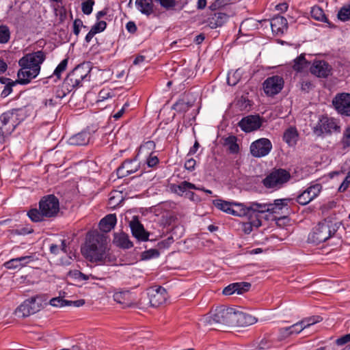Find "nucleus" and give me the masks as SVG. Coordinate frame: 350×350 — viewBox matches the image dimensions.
I'll return each instance as SVG.
<instances>
[{
    "instance_id": "obj_29",
    "label": "nucleus",
    "mask_w": 350,
    "mask_h": 350,
    "mask_svg": "<svg viewBox=\"0 0 350 350\" xmlns=\"http://www.w3.org/2000/svg\"><path fill=\"white\" fill-rule=\"evenodd\" d=\"M299 134L297 129L294 126H290L285 130L283 134V140L289 146H293L297 144Z\"/></svg>"
},
{
    "instance_id": "obj_42",
    "label": "nucleus",
    "mask_w": 350,
    "mask_h": 350,
    "mask_svg": "<svg viewBox=\"0 0 350 350\" xmlns=\"http://www.w3.org/2000/svg\"><path fill=\"white\" fill-rule=\"evenodd\" d=\"M340 144L343 149L350 148V125L347 126L343 131Z\"/></svg>"
},
{
    "instance_id": "obj_14",
    "label": "nucleus",
    "mask_w": 350,
    "mask_h": 350,
    "mask_svg": "<svg viewBox=\"0 0 350 350\" xmlns=\"http://www.w3.org/2000/svg\"><path fill=\"white\" fill-rule=\"evenodd\" d=\"M250 149L253 157L260 158L267 155L271 152L272 144L267 138H260L252 142Z\"/></svg>"
},
{
    "instance_id": "obj_60",
    "label": "nucleus",
    "mask_w": 350,
    "mask_h": 350,
    "mask_svg": "<svg viewBox=\"0 0 350 350\" xmlns=\"http://www.w3.org/2000/svg\"><path fill=\"white\" fill-rule=\"evenodd\" d=\"M18 261L20 262L21 267H23L28 264L30 261L32 260V256H25L18 257Z\"/></svg>"
},
{
    "instance_id": "obj_7",
    "label": "nucleus",
    "mask_w": 350,
    "mask_h": 350,
    "mask_svg": "<svg viewBox=\"0 0 350 350\" xmlns=\"http://www.w3.org/2000/svg\"><path fill=\"white\" fill-rule=\"evenodd\" d=\"M333 224L328 221L319 223L308 235V241L319 244L327 241L336 232Z\"/></svg>"
},
{
    "instance_id": "obj_64",
    "label": "nucleus",
    "mask_w": 350,
    "mask_h": 350,
    "mask_svg": "<svg viewBox=\"0 0 350 350\" xmlns=\"http://www.w3.org/2000/svg\"><path fill=\"white\" fill-rule=\"evenodd\" d=\"M145 254V258L158 257L159 255V252L157 250H150L147 251Z\"/></svg>"
},
{
    "instance_id": "obj_28",
    "label": "nucleus",
    "mask_w": 350,
    "mask_h": 350,
    "mask_svg": "<svg viewBox=\"0 0 350 350\" xmlns=\"http://www.w3.org/2000/svg\"><path fill=\"white\" fill-rule=\"evenodd\" d=\"M135 6L142 14L146 16H150L154 12L152 0H136Z\"/></svg>"
},
{
    "instance_id": "obj_47",
    "label": "nucleus",
    "mask_w": 350,
    "mask_h": 350,
    "mask_svg": "<svg viewBox=\"0 0 350 350\" xmlns=\"http://www.w3.org/2000/svg\"><path fill=\"white\" fill-rule=\"evenodd\" d=\"M68 300L64 299L61 297L52 298L49 301L50 305L52 306L59 308L68 306Z\"/></svg>"
},
{
    "instance_id": "obj_34",
    "label": "nucleus",
    "mask_w": 350,
    "mask_h": 350,
    "mask_svg": "<svg viewBox=\"0 0 350 350\" xmlns=\"http://www.w3.org/2000/svg\"><path fill=\"white\" fill-rule=\"evenodd\" d=\"M123 200V197L122 193L118 191H112L110 193V197L109 199V205L111 208H116L118 206Z\"/></svg>"
},
{
    "instance_id": "obj_50",
    "label": "nucleus",
    "mask_w": 350,
    "mask_h": 350,
    "mask_svg": "<svg viewBox=\"0 0 350 350\" xmlns=\"http://www.w3.org/2000/svg\"><path fill=\"white\" fill-rule=\"evenodd\" d=\"M239 286L236 287V293L239 295L243 294L249 291L251 287V284L249 282H236Z\"/></svg>"
},
{
    "instance_id": "obj_38",
    "label": "nucleus",
    "mask_w": 350,
    "mask_h": 350,
    "mask_svg": "<svg viewBox=\"0 0 350 350\" xmlns=\"http://www.w3.org/2000/svg\"><path fill=\"white\" fill-rule=\"evenodd\" d=\"M311 16L317 21L328 23L327 18L325 16L323 10L319 7H313L312 8Z\"/></svg>"
},
{
    "instance_id": "obj_37",
    "label": "nucleus",
    "mask_w": 350,
    "mask_h": 350,
    "mask_svg": "<svg viewBox=\"0 0 350 350\" xmlns=\"http://www.w3.org/2000/svg\"><path fill=\"white\" fill-rule=\"evenodd\" d=\"M304 55L301 54L294 60L293 68L296 71H302L308 66Z\"/></svg>"
},
{
    "instance_id": "obj_13",
    "label": "nucleus",
    "mask_w": 350,
    "mask_h": 350,
    "mask_svg": "<svg viewBox=\"0 0 350 350\" xmlns=\"http://www.w3.org/2000/svg\"><path fill=\"white\" fill-rule=\"evenodd\" d=\"M45 59V54L42 51H38L34 53H28L20 59L18 64L20 66L35 69L38 68L40 71V64Z\"/></svg>"
},
{
    "instance_id": "obj_8",
    "label": "nucleus",
    "mask_w": 350,
    "mask_h": 350,
    "mask_svg": "<svg viewBox=\"0 0 350 350\" xmlns=\"http://www.w3.org/2000/svg\"><path fill=\"white\" fill-rule=\"evenodd\" d=\"M242 211H243V216L252 217L254 219L260 218V215L267 212L271 213H275L274 204L272 203H260L257 202H252L247 205L242 204Z\"/></svg>"
},
{
    "instance_id": "obj_11",
    "label": "nucleus",
    "mask_w": 350,
    "mask_h": 350,
    "mask_svg": "<svg viewBox=\"0 0 350 350\" xmlns=\"http://www.w3.org/2000/svg\"><path fill=\"white\" fill-rule=\"evenodd\" d=\"M339 129L340 126L337 125L334 119L323 116L313 128V133L317 136H321L324 134H330L333 131H339Z\"/></svg>"
},
{
    "instance_id": "obj_18",
    "label": "nucleus",
    "mask_w": 350,
    "mask_h": 350,
    "mask_svg": "<svg viewBox=\"0 0 350 350\" xmlns=\"http://www.w3.org/2000/svg\"><path fill=\"white\" fill-rule=\"evenodd\" d=\"M149 302L151 306L158 307L164 304L167 299L166 290L159 286L148 292Z\"/></svg>"
},
{
    "instance_id": "obj_53",
    "label": "nucleus",
    "mask_w": 350,
    "mask_h": 350,
    "mask_svg": "<svg viewBox=\"0 0 350 350\" xmlns=\"http://www.w3.org/2000/svg\"><path fill=\"white\" fill-rule=\"evenodd\" d=\"M291 199L288 198H284V199H277L274 201V203L272 204H274V211L275 213L276 212L275 209L276 208H278V209H282L283 206H286L288 205V202H290Z\"/></svg>"
},
{
    "instance_id": "obj_5",
    "label": "nucleus",
    "mask_w": 350,
    "mask_h": 350,
    "mask_svg": "<svg viewBox=\"0 0 350 350\" xmlns=\"http://www.w3.org/2000/svg\"><path fill=\"white\" fill-rule=\"evenodd\" d=\"M44 295H36L25 299L15 310V314L18 318L29 317L44 308L45 303Z\"/></svg>"
},
{
    "instance_id": "obj_3",
    "label": "nucleus",
    "mask_w": 350,
    "mask_h": 350,
    "mask_svg": "<svg viewBox=\"0 0 350 350\" xmlns=\"http://www.w3.org/2000/svg\"><path fill=\"white\" fill-rule=\"evenodd\" d=\"M23 120L24 114L21 109H12L3 113L0 116V135H10Z\"/></svg>"
},
{
    "instance_id": "obj_59",
    "label": "nucleus",
    "mask_w": 350,
    "mask_h": 350,
    "mask_svg": "<svg viewBox=\"0 0 350 350\" xmlns=\"http://www.w3.org/2000/svg\"><path fill=\"white\" fill-rule=\"evenodd\" d=\"M349 342H350V334L342 336L336 340V343L338 345H343Z\"/></svg>"
},
{
    "instance_id": "obj_58",
    "label": "nucleus",
    "mask_w": 350,
    "mask_h": 350,
    "mask_svg": "<svg viewBox=\"0 0 350 350\" xmlns=\"http://www.w3.org/2000/svg\"><path fill=\"white\" fill-rule=\"evenodd\" d=\"M187 181L182 182L180 185H177L174 189V191L180 195L183 193L186 190H187Z\"/></svg>"
},
{
    "instance_id": "obj_4",
    "label": "nucleus",
    "mask_w": 350,
    "mask_h": 350,
    "mask_svg": "<svg viewBox=\"0 0 350 350\" xmlns=\"http://www.w3.org/2000/svg\"><path fill=\"white\" fill-rule=\"evenodd\" d=\"M233 312L232 308H217L214 312L209 316L205 317V322L214 329H221L224 326L233 325Z\"/></svg>"
},
{
    "instance_id": "obj_33",
    "label": "nucleus",
    "mask_w": 350,
    "mask_h": 350,
    "mask_svg": "<svg viewBox=\"0 0 350 350\" xmlns=\"http://www.w3.org/2000/svg\"><path fill=\"white\" fill-rule=\"evenodd\" d=\"M247 217L249 221L243 224V230L245 234H250L252 231L253 227L258 228L262 224L261 219L260 218L254 219V217Z\"/></svg>"
},
{
    "instance_id": "obj_26",
    "label": "nucleus",
    "mask_w": 350,
    "mask_h": 350,
    "mask_svg": "<svg viewBox=\"0 0 350 350\" xmlns=\"http://www.w3.org/2000/svg\"><path fill=\"white\" fill-rule=\"evenodd\" d=\"M116 222V215L109 214L100 221L99 228L103 232H109L115 227Z\"/></svg>"
},
{
    "instance_id": "obj_20",
    "label": "nucleus",
    "mask_w": 350,
    "mask_h": 350,
    "mask_svg": "<svg viewBox=\"0 0 350 350\" xmlns=\"http://www.w3.org/2000/svg\"><path fill=\"white\" fill-rule=\"evenodd\" d=\"M21 69L18 72V79L16 82L19 84L25 85L29 83L33 79L36 78L40 73L38 68L31 69L21 66Z\"/></svg>"
},
{
    "instance_id": "obj_21",
    "label": "nucleus",
    "mask_w": 350,
    "mask_h": 350,
    "mask_svg": "<svg viewBox=\"0 0 350 350\" xmlns=\"http://www.w3.org/2000/svg\"><path fill=\"white\" fill-rule=\"evenodd\" d=\"M310 70L312 74L322 78L327 77L331 73L330 66L323 60L314 62Z\"/></svg>"
},
{
    "instance_id": "obj_9",
    "label": "nucleus",
    "mask_w": 350,
    "mask_h": 350,
    "mask_svg": "<svg viewBox=\"0 0 350 350\" xmlns=\"http://www.w3.org/2000/svg\"><path fill=\"white\" fill-rule=\"evenodd\" d=\"M39 209L42 211L45 217H53L59 211L58 198L54 195H47L41 198L39 202Z\"/></svg>"
},
{
    "instance_id": "obj_43",
    "label": "nucleus",
    "mask_w": 350,
    "mask_h": 350,
    "mask_svg": "<svg viewBox=\"0 0 350 350\" xmlns=\"http://www.w3.org/2000/svg\"><path fill=\"white\" fill-rule=\"evenodd\" d=\"M322 321V318L319 316H314L310 317L308 318H305L303 320H301L300 323L303 326L304 329L310 327V325H312L317 323H319Z\"/></svg>"
},
{
    "instance_id": "obj_16",
    "label": "nucleus",
    "mask_w": 350,
    "mask_h": 350,
    "mask_svg": "<svg viewBox=\"0 0 350 350\" xmlns=\"http://www.w3.org/2000/svg\"><path fill=\"white\" fill-rule=\"evenodd\" d=\"M320 184H315L308 187L297 197V202L301 205H306L314 200L321 191Z\"/></svg>"
},
{
    "instance_id": "obj_23",
    "label": "nucleus",
    "mask_w": 350,
    "mask_h": 350,
    "mask_svg": "<svg viewBox=\"0 0 350 350\" xmlns=\"http://www.w3.org/2000/svg\"><path fill=\"white\" fill-rule=\"evenodd\" d=\"M130 227L133 235L139 241H147L148 233H147L143 225L139 221L137 217H134L130 222Z\"/></svg>"
},
{
    "instance_id": "obj_19",
    "label": "nucleus",
    "mask_w": 350,
    "mask_h": 350,
    "mask_svg": "<svg viewBox=\"0 0 350 350\" xmlns=\"http://www.w3.org/2000/svg\"><path fill=\"white\" fill-rule=\"evenodd\" d=\"M239 126L245 132H251L259 129L261 122L258 116H249L242 118L239 122Z\"/></svg>"
},
{
    "instance_id": "obj_48",
    "label": "nucleus",
    "mask_w": 350,
    "mask_h": 350,
    "mask_svg": "<svg viewBox=\"0 0 350 350\" xmlns=\"http://www.w3.org/2000/svg\"><path fill=\"white\" fill-rule=\"evenodd\" d=\"M338 18L342 21H347L350 18V7L342 8L338 13Z\"/></svg>"
},
{
    "instance_id": "obj_46",
    "label": "nucleus",
    "mask_w": 350,
    "mask_h": 350,
    "mask_svg": "<svg viewBox=\"0 0 350 350\" xmlns=\"http://www.w3.org/2000/svg\"><path fill=\"white\" fill-rule=\"evenodd\" d=\"M67 65H68V59H64L59 64V65L55 69V70L53 72V75L55 77H57V78L58 79H60L61 74L66 70Z\"/></svg>"
},
{
    "instance_id": "obj_2",
    "label": "nucleus",
    "mask_w": 350,
    "mask_h": 350,
    "mask_svg": "<svg viewBox=\"0 0 350 350\" xmlns=\"http://www.w3.org/2000/svg\"><path fill=\"white\" fill-rule=\"evenodd\" d=\"M91 68L88 64H82L76 66L70 72L63 83V88L70 92L74 89L81 87L83 82L90 81Z\"/></svg>"
},
{
    "instance_id": "obj_27",
    "label": "nucleus",
    "mask_w": 350,
    "mask_h": 350,
    "mask_svg": "<svg viewBox=\"0 0 350 350\" xmlns=\"http://www.w3.org/2000/svg\"><path fill=\"white\" fill-rule=\"evenodd\" d=\"M228 19V15L223 12L215 13L208 18V26L215 29L223 25Z\"/></svg>"
},
{
    "instance_id": "obj_40",
    "label": "nucleus",
    "mask_w": 350,
    "mask_h": 350,
    "mask_svg": "<svg viewBox=\"0 0 350 350\" xmlns=\"http://www.w3.org/2000/svg\"><path fill=\"white\" fill-rule=\"evenodd\" d=\"M224 144L228 146L230 151L236 153L239 151V145L237 143V137L231 135L225 139Z\"/></svg>"
},
{
    "instance_id": "obj_1",
    "label": "nucleus",
    "mask_w": 350,
    "mask_h": 350,
    "mask_svg": "<svg viewBox=\"0 0 350 350\" xmlns=\"http://www.w3.org/2000/svg\"><path fill=\"white\" fill-rule=\"evenodd\" d=\"M81 252L91 262L107 263L112 261L109 255L107 237L103 234H90L85 246L81 248Z\"/></svg>"
},
{
    "instance_id": "obj_54",
    "label": "nucleus",
    "mask_w": 350,
    "mask_h": 350,
    "mask_svg": "<svg viewBox=\"0 0 350 350\" xmlns=\"http://www.w3.org/2000/svg\"><path fill=\"white\" fill-rule=\"evenodd\" d=\"M239 286L237 284H230L223 290V294L225 295H231L236 293V287Z\"/></svg>"
},
{
    "instance_id": "obj_17",
    "label": "nucleus",
    "mask_w": 350,
    "mask_h": 350,
    "mask_svg": "<svg viewBox=\"0 0 350 350\" xmlns=\"http://www.w3.org/2000/svg\"><path fill=\"white\" fill-rule=\"evenodd\" d=\"M233 316L232 326L246 327L257 322V319L255 317L235 309H234Z\"/></svg>"
},
{
    "instance_id": "obj_45",
    "label": "nucleus",
    "mask_w": 350,
    "mask_h": 350,
    "mask_svg": "<svg viewBox=\"0 0 350 350\" xmlns=\"http://www.w3.org/2000/svg\"><path fill=\"white\" fill-rule=\"evenodd\" d=\"M241 70H237L233 73L229 72L227 78L228 84L232 86L235 85L241 78Z\"/></svg>"
},
{
    "instance_id": "obj_31",
    "label": "nucleus",
    "mask_w": 350,
    "mask_h": 350,
    "mask_svg": "<svg viewBox=\"0 0 350 350\" xmlns=\"http://www.w3.org/2000/svg\"><path fill=\"white\" fill-rule=\"evenodd\" d=\"M304 329V328L303 327L300 322H298L293 324L291 326L282 328L280 329V333L283 336L288 337L293 334H299Z\"/></svg>"
},
{
    "instance_id": "obj_6",
    "label": "nucleus",
    "mask_w": 350,
    "mask_h": 350,
    "mask_svg": "<svg viewBox=\"0 0 350 350\" xmlns=\"http://www.w3.org/2000/svg\"><path fill=\"white\" fill-rule=\"evenodd\" d=\"M291 178L289 172L284 169H274L262 181L267 189L278 190L288 183Z\"/></svg>"
},
{
    "instance_id": "obj_12",
    "label": "nucleus",
    "mask_w": 350,
    "mask_h": 350,
    "mask_svg": "<svg viewBox=\"0 0 350 350\" xmlns=\"http://www.w3.org/2000/svg\"><path fill=\"white\" fill-rule=\"evenodd\" d=\"M332 105L338 113L350 117V94H337L332 100Z\"/></svg>"
},
{
    "instance_id": "obj_55",
    "label": "nucleus",
    "mask_w": 350,
    "mask_h": 350,
    "mask_svg": "<svg viewBox=\"0 0 350 350\" xmlns=\"http://www.w3.org/2000/svg\"><path fill=\"white\" fill-rule=\"evenodd\" d=\"M80 27H86L81 19H75L73 23V32L76 36H78L80 32Z\"/></svg>"
},
{
    "instance_id": "obj_22",
    "label": "nucleus",
    "mask_w": 350,
    "mask_h": 350,
    "mask_svg": "<svg viewBox=\"0 0 350 350\" xmlns=\"http://www.w3.org/2000/svg\"><path fill=\"white\" fill-rule=\"evenodd\" d=\"M139 165L136 159L125 161L117 170V174L119 178L125 177L135 173L138 170Z\"/></svg>"
},
{
    "instance_id": "obj_44",
    "label": "nucleus",
    "mask_w": 350,
    "mask_h": 350,
    "mask_svg": "<svg viewBox=\"0 0 350 350\" xmlns=\"http://www.w3.org/2000/svg\"><path fill=\"white\" fill-rule=\"evenodd\" d=\"M10 38V31L9 28L5 25L0 26V43H7Z\"/></svg>"
},
{
    "instance_id": "obj_25",
    "label": "nucleus",
    "mask_w": 350,
    "mask_h": 350,
    "mask_svg": "<svg viewBox=\"0 0 350 350\" xmlns=\"http://www.w3.org/2000/svg\"><path fill=\"white\" fill-rule=\"evenodd\" d=\"M90 133L87 131H82L71 136L68 139V144L72 146L87 145L90 141Z\"/></svg>"
},
{
    "instance_id": "obj_15",
    "label": "nucleus",
    "mask_w": 350,
    "mask_h": 350,
    "mask_svg": "<svg viewBox=\"0 0 350 350\" xmlns=\"http://www.w3.org/2000/svg\"><path fill=\"white\" fill-rule=\"evenodd\" d=\"M213 204L219 210L232 215L242 217L243 211H242L241 204L231 203L222 200H215Z\"/></svg>"
},
{
    "instance_id": "obj_56",
    "label": "nucleus",
    "mask_w": 350,
    "mask_h": 350,
    "mask_svg": "<svg viewBox=\"0 0 350 350\" xmlns=\"http://www.w3.org/2000/svg\"><path fill=\"white\" fill-rule=\"evenodd\" d=\"M350 183V173L349 172L347 176L345 177L343 182L341 183L340 186L338 188V191L340 192H344L347 190Z\"/></svg>"
},
{
    "instance_id": "obj_49",
    "label": "nucleus",
    "mask_w": 350,
    "mask_h": 350,
    "mask_svg": "<svg viewBox=\"0 0 350 350\" xmlns=\"http://www.w3.org/2000/svg\"><path fill=\"white\" fill-rule=\"evenodd\" d=\"M94 5V1H85L81 3V10L83 14L89 15L92 12V8Z\"/></svg>"
},
{
    "instance_id": "obj_36",
    "label": "nucleus",
    "mask_w": 350,
    "mask_h": 350,
    "mask_svg": "<svg viewBox=\"0 0 350 350\" xmlns=\"http://www.w3.org/2000/svg\"><path fill=\"white\" fill-rule=\"evenodd\" d=\"M154 1L167 11H175L178 5L176 0H154Z\"/></svg>"
},
{
    "instance_id": "obj_32",
    "label": "nucleus",
    "mask_w": 350,
    "mask_h": 350,
    "mask_svg": "<svg viewBox=\"0 0 350 350\" xmlns=\"http://www.w3.org/2000/svg\"><path fill=\"white\" fill-rule=\"evenodd\" d=\"M0 82L5 84L4 89L1 92V96L3 98L8 96L12 92V87L18 83L16 80L14 81L5 77H0Z\"/></svg>"
},
{
    "instance_id": "obj_61",
    "label": "nucleus",
    "mask_w": 350,
    "mask_h": 350,
    "mask_svg": "<svg viewBox=\"0 0 350 350\" xmlns=\"http://www.w3.org/2000/svg\"><path fill=\"white\" fill-rule=\"evenodd\" d=\"M196 161L193 159H189L186 161L185 167L189 171H193L195 168Z\"/></svg>"
},
{
    "instance_id": "obj_30",
    "label": "nucleus",
    "mask_w": 350,
    "mask_h": 350,
    "mask_svg": "<svg viewBox=\"0 0 350 350\" xmlns=\"http://www.w3.org/2000/svg\"><path fill=\"white\" fill-rule=\"evenodd\" d=\"M113 242L117 246L124 249H129L133 247V243L129 240L128 234L124 232L115 234Z\"/></svg>"
},
{
    "instance_id": "obj_41",
    "label": "nucleus",
    "mask_w": 350,
    "mask_h": 350,
    "mask_svg": "<svg viewBox=\"0 0 350 350\" xmlns=\"http://www.w3.org/2000/svg\"><path fill=\"white\" fill-rule=\"evenodd\" d=\"M27 215L30 218V219L33 222H39L43 220V218L45 217L44 215H42V211L40 209L32 208L28 213Z\"/></svg>"
},
{
    "instance_id": "obj_24",
    "label": "nucleus",
    "mask_w": 350,
    "mask_h": 350,
    "mask_svg": "<svg viewBox=\"0 0 350 350\" xmlns=\"http://www.w3.org/2000/svg\"><path fill=\"white\" fill-rule=\"evenodd\" d=\"M271 27L273 33L283 34L288 29L287 20L281 16H276L271 20Z\"/></svg>"
},
{
    "instance_id": "obj_35",
    "label": "nucleus",
    "mask_w": 350,
    "mask_h": 350,
    "mask_svg": "<svg viewBox=\"0 0 350 350\" xmlns=\"http://www.w3.org/2000/svg\"><path fill=\"white\" fill-rule=\"evenodd\" d=\"M155 148V144L152 141H148L140 146L137 156L140 154L148 155L152 154Z\"/></svg>"
},
{
    "instance_id": "obj_57",
    "label": "nucleus",
    "mask_w": 350,
    "mask_h": 350,
    "mask_svg": "<svg viewBox=\"0 0 350 350\" xmlns=\"http://www.w3.org/2000/svg\"><path fill=\"white\" fill-rule=\"evenodd\" d=\"M147 165L148 167H154L159 163V159L157 156L152 154H148V158L147 159Z\"/></svg>"
},
{
    "instance_id": "obj_51",
    "label": "nucleus",
    "mask_w": 350,
    "mask_h": 350,
    "mask_svg": "<svg viewBox=\"0 0 350 350\" xmlns=\"http://www.w3.org/2000/svg\"><path fill=\"white\" fill-rule=\"evenodd\" d=\"M5 267L9 269H20L21 268L18 258H12L4 264Z\"/></svg>"
},
{
    "instance_id": "obj_62",
    "label": "nucleus",
    "mask_w": 350,
    "mask_h": 350,
    "mask_svg": "<svg viewBox=\"0 0 350 350\" xmlns=\"http://www.w3.org/2000/svg\"><path fill=\"white\" fill-rule=\"evenodd\" d=\"M126 28L129 32L132 33H135L137 31V26L135 23L133 21L128 22L126 25Z\"/></svg>"
},
{
    "instance_id": "obj_63",
    "label": "nucleus",
    "mask_w": 350,
    "mask_h": 350,
    "mask_svg": "<svg viewBox=\"0 0 350 350\" xmlns=\"http://www.w3.org/2000/svg\"><path fill=\"white\" fill-rule=\"evenodd\" d=\"M110 97V93L105 91L101 90L98 94V102L103 101Z\"/></svg>"
},
{
    "instance_id": "obj_10",
    "label": "nucleus",
    "mask_w": 350,
    "mask_h": 350,
    "mask_svg": "<svg viewBox=\"0 0 350 350\" xmlns=\"http://www.w3.org/2000/svg\"><path fill=\"white\" fill-rule=\"evenodd\" d=\"M284 85L283 77L274 75L267 78L262 83L265 94L268 96H273L281 92Z\"/></svg>"
},
{
    "instance_id": "obj_52",
    "label": "nucleus",
    "mask_w": 350,
    "mask_h": 350,
    "mask_svg": "<svg viewBox=\"0 0 350 350\" xmlns=\"http://www.w3.org/2000/svg\"><path fill=\"white\" fill-rule=\"evenodd\" d=\"M107 27V23L104 21H100L94 25L91 29L96 34L97 33L103 31Z\"/></svg>"
},
{
    "instance_id": "obj_39",
    "label": "nucleus",
    "mask_w": 350,
    "mask_h": 350,
    "mask_svg": "<svg viewBox=\"0 0 350 350\" xmlns=\"http://www.w3.org/2000/svg\"><path fill=\"white\" fill-rule=\"evenodd\" d=\"M129 292H117L114 293L113 297L115 301L126 306L129 305Z\"/></svg>"
}]
</instances>
